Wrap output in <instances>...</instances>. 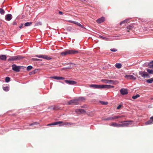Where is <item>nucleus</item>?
Masks as SVG:
<instances>
[{
    "instance_id": "nucleus-38",
    "label": "nucleus",
    "mask_w": 153,
    "mask_h": 153,
    "mask_svg": "<svg viewBox=\"0 0 153 153\" xmlns=\"http://www.w3.org/2000/svg\"><path fill=\"white\" fill-rule=\"evenodd\" d=\"M100 102L103 105H106L108 104V102H105L102 101H100Z\"/></svg>"
},
{
    "instance_id": "nucleus-8",
    "label": "nucleus",
    "mask_w": 153,
    "mask_h": 153,
    "mask_svg": "<svg viewBox=\"0 0 153 153\" xmlns=\"http://www.w3.org/2000/svg\"><path fill=\"white\" fill-rule=\"evenodd\" d=\"M65 82L66 83L70 85H74L77 83L76 82L72 80H65Z\"/></svg>"
},
{
    "instance_id": "nucleus-12",
    "label": "nucleus",
    "mask_w": 153,
    "mask_h": 153,
    "mask_svg": "<svg viewBox=\"0 0 153 153\" xmlns=\"http://www.w3.org/2000/svg\"><path fill=\"white\" fill-rule=\"evenodd\" d=\"M120 92L122 94L124 95L128 94V90L126 89L123 88L121 89Z\"/></svg>"
},
{
    "instance_id": "nucleus-37",
    "label": "nucleus",
    "mask_w": 153,
    "mask_h": 153,
    "mask_svg": "<svg viewBox=\"0 0 153 153\" xmlns=\"http://www.w3.org/2000/svg\"><path fill=\"white\" fill-rule=\"evenodd\" d=\"M3 89L5 91H7L9 90V88L8 87H3Z\"/></svg>"
},
{
    "instance_id": "nucleus-50",
    "label": "nucleus",
    "mask_w": 153,
    "mask_h": 153,
    "mask_svg": "<svg viewBox=\"0 0 153 153\" xmlns=\"http://www.w3.org/2000/svg\"><path fill=\"white\" fill-rule=\"evenodd\" d=\"M68 64H73L72 63H68Z\"/></svg>"
},
{
    "instance_id": "nucleus-30",
    "label": "nucleus",
    "mask_w": 153,
    "mask_h": 153,
    "mask_svg": "<svg viewBox=\"0 0 153 153\" xmlns=\"http://www.w3.org/2000/svg\"><path fill=\"white\" fill-rule=\"evenodd\" d=\"M147 71L150 74H153V69H147Z\"/></svg>"
},
{
    "instance_id": "nucleus-11",
    "label": "nucleus",
    "mask_w": 153,
    "mask_h": 153,
    "mask_svg": "<svg viewBox=\"0 0 153 153\" xmlns=\"http://www.w3.org/2000/svg\"><path fill=\"white\" fill-rule=\"evenodd\" d=\"M101 85L91 84L89 85V87L91 88H101Z\"/></svg>"
},
{
    "instance_id": "nucleus-34",
    "label": "nucleus",
    "mask_w": 153,
    "mask_h": 153,
    "mask_svg": "<svg viewBox=\"0 0 153 153\" xmlns=\"http://www.w3.org/2000/svg\"><path fill=\"white\" fill-rule=\"evenodd\" d=\"M5 11L2 8H0V13L2 15H3Z\"/></svg>"
},
{
    "instance_id": "nucleus-40",
    "label": "nucleus",
    "mask_w": 153,
    "mask_h": 153,
    "mask_svg": "<svg viewBox=\"0 0 153 153\" xmlns=\"http://www.w3.org/2000/svg\"><path fill=\"white\" fill-rule=\"evenodd\" d=\"M110 51L113 52H116L117 51V50L115 48L111 49Z\"/></svg>"
},
{
    "instance_id": "nucleus-27",
    "label": "nucleus",
    "mask_w": 153,
    "mask_h": 153,
    "mask_svg": "<svg viewBox=\"0 0 153 153\" xmlns=\"http://www.w3.org/2000/svg\"><path fill=\"white\" fill-rule=\"evenodd\" d=\"M146 82L147 83H151L153 82V77L147 79Z\"/></svg>"
},
{
    "instance_id": "nucleus-9",
    "label": "nucleus",
    "mask_w": 153,
    "mask_h": 153,
    "mask_svg": "<svg viewBox=\"0 0 153 153\" xmlns=\"http://www.w3.org/2000/svg\"><path fill=\"white\" fill-rule=\"evenodd\" d=\"M125 77L128 79L135 80L136 79L135 77L133 76L132 75H126L125 76Z\"/></svg>"
},
{
    "instance_id": "nucleus-49",
    "label": "nucleus",
    "mask_w": 153,
    "mask_h": 153,
    "mask_svg": "<svg viewBox=\"0 0 153 153\" xmlns=\"http://www.w3.org/2000/svg\"><path fill=\"white\" fill-rule=\"evenodd\" d=\"M40 55H36V56L37 57H39V58H40V57H39V56H40Z\"/></svg>"
},
{
    "instance_id": "nucleus-29",
    "label": "nucleus",
    "mask_w": 153,
    "mask_h": 153,
    "mask_svg": "<svg viewBox=\"0 0 153 153\" xmlns=\"http://www.w3.org/2000/svg\"><path fill=\"white\" fill-rule=\"evenodd\" d=\"M115 67L117 68H120L122 67V65L120 63H117L115 64Z\"/></svg>"
},
{
    "instance_id": "nucleus-1",
    "label": "nucleus",
    "mask_w": 153,
    "mask_h": 153,
    "mask_svg": "<svg viewBox=\"0 0 153 153\" xmlns=\"http://www.w3.org/2000/svg\"><path fill=\"white\" fill-rule=\"evenodd\" d=\"M84 100L83 97H79L78 99H75L71 100L67 102V105H78L79 103V101Z\"/></svg>"
},
{
    "instance_id": "nucleus-16",
    "label": "nucleus",
    "mask_w": 153,
    "mask_h": 153,
    "mask_svg": "<svg viewBox=\"0 0 153 153\" xmlns=\"http://www.w3.org/2000/svg\"><path fill=\"white\" fill-rule=\"evenodd\" d=\"M110 125L111 126H112L114 127H120V124L117 123L115 122L111 123Z\"/></svg>"
},
{
    "instance_id": "nucleus-6",
    "label": "nucleus",
    "mask_w": 153,
    "mask_h": 153,
    "mask_svg": "<svg viewBox=\"0 0 153 153\" xmlns=\"http://www.w3.org/2000/svg\"><path fill=\"white\" fill-rule=\"evenodd\" d=\"M12 69L14 71L16 72H19L20 71V69L22 66H17L15 64H13L12 65Z\"/></svg>"
},
{
    "instance_id": "nucleus-39",
    "label": "nucleus",
    "mask_w": 153,
    "mask_h": 153,
    "mask_svg": "<svg viewBox=\"0 0 153 153\" xmlns=\"http://www.w3.org/2000/svg\"><path fill=\"white\" fill-rule=\"evenodd\" d=\"M99 37H100V38H101L102 39H103L104 40H106L107 39V38L104 37H103L101 36H100Z\"/></svg>"
},
{
    "instance_id": "nucleus-36",
    "label": "nucleus",
    "mask_w": 153,
    "mask_h": 153,
    "mask_svg": "<svg viewBox=\"0 0 153 153\" xmlns=\"http://www.w3.org/2000/svg\"><path fill=\"white\" fill-rule=\"evenodd\" d=\"M5 82H8L10 81V78L8 77H7L5 78Z\"/></svg>"
},
{
    "instance_id": "nucleus-3",
    "label": "nucleus",
    "mask_w": 153,
    "mask_h": 153,
    "mask_svg": "<svg viewBox=\"0 0 153 153\" xmlns=\"http://www.w3.org/2000/svg\"><path fill=\"white\" fill-rule=\"evenodd\" d=\"M23 57L20 55H17L14 56H10L8 59V61H15L20 60L23 58Z\"/></svg>"
},
{
    "instance_id": "nucleus-33",
    "label": "nucleus",
    "mask_w": 153,
    "mask_h": 153,
    "mask_svg": "<svg viewBox=\"0 0 153 153\" xmlns=\"http://www.w3.org/2000/svg\"><path fill=\"white\" fill-rule=\"evenodd\" d=\"M140 96L138 94H137L136 95L133 96L132 97V99H135L140 97Z\"/></svg>"
},
{
    "instance_id": "nucleus-7",
    "label": "nucleus",
    "mask_w": 153,
    "mask_h": 153,
    "mask_svg": "<svg viewBox=\"0 0 153 153\" xmlns=\"http://www.w3.org/2000/svg\"><path fill=\"white\" fill-rule=\"evenodd\" d=\"M132 122L131 121H124V122H125V123H123L122 124H120V127H127L129 125H131V124L130 123ZM124 122L121 121L120 122V123H122Z\"/></svg>"
},
{
    "instance_id": "nucleus-20",
    "label": "nucleus",
    "mask_w": 153,
    "mask_h": 153,
    "mask_svg": "<svg viewBox=\"0 0 153 153\" xmlns=\"http://www.w3.org/2000/svg\"><path fill=\"white\" fill-rule=\"evenodd\" d=\"M50 78H53L54 79L57 80H61L64 79V78L63 77L57 76H51Z\"/></svg>"
},
{
    "instance_id": "nucleus-47",
    "label": "nucleus",
    "mask_w": 153,
    "mask_h": 153,
    "mask_svg": "<svg viewBox=\"0 0 153 153\" xmlns=\"http://www.w3.org/2000/svg\"><path fill=\"white\" fill-rule=\"evenodd\" d=\"M17 24V23L16 22H14L13 23V25H16Z\"/></svg>"
},
{
    "instance_id": "nucleus-32",
    "label": "nucleus",
    "mask_w": 153,
    "mask_h": 153,
    "mask_svg": "<svg viewBox=\"0 0 153 153\" xmlns=\"http://www.w3.org/2000/svg\"><path fill=\"white\" fill-rule=\"evenodd\" d=\"M115 119H117L118 118H120L122 117H125V116L124 115H121V116H114Z\"/></svg>"
},
{
    "instance_id": "nucleus-17",
    "label": "nucleus",
    "mask_w": 153,
    "mask_h": 153,
    "mask_svg": "<svg viewBox=\"0 0 153 153\" xmlns=\"http://www.w3.org/2000/svg\"><path fill=\"white\" fill-rule=\"evenodd\" d=\"M115 117L114 116L112 117H109L107 118H102V120L106 121V120H115Z\"/></svg>"
},
{
    "instance_id": "nucleus-48",
    "label": "nucleus",
    "mask_w": 153,
    "mask_h": 153,
    "mask_svg": "<svg viewBox=\"0 0 153 153\" xmlns=\"http://www.w3.org/2000/svg\"><path fill=\"white\" fill-rule=\"evenodd\" d=\"M29 74H30V75H31V74H33V71H32V72H30V73H29Z\"/></svg>"
},
{
    "instance_id": "nucleus-25",
    "label": "nucleus",
    "mask_w": 153,
    "mask_h": 153,
    "mask_svg": "<svg viewBox=\"0 0 153 153\" xmlns=\"http://www.w3.org/2000/svg\"><path fill=\"white\" fill-rule=\"evenodd\" d=\"M6 58L7 57L6 55H0V59L4 61L6 59Z\"/></svg>"
},
{
    "instance_id": "nucleus-35",
    "label": "nucleus",
    "mask_w": 153,
    "mask_h": 153,
    "mask_svg": "<svg viewBox=\"0 0 153 153\" xmlns=\"http://www.w3.org/2000/svg\"><path fill=\"white\" fill-rule=\"evenodd\" d=\"M33 68V67L31 66H27V70L28 71H30Z\"/></svg>"
},
{
    "instance_id": "nucleus-19",
    "label": "nucleus",
    "mask_w": 153,
    "mask_h": 153,
    "mask_svg": "<svg viewBox=\"0 0 153 153\" xmlns=\"http://www.w3.org/2000/svg\"><path fill=\"white\" fill-rule=\"evenodd\" d=\"M105 20V18L104 17H102L97 20V23L100 24L103 22Z\"/></svg>"
},
{
    "instance_id": "nucleus-44",
    "label": "nucleus",
    "mask_w": 153,
    "mask_h": 153,
    "mask_svg": "<svg viewBox=\"0 0 153 153\" xmlns=\"http://www.w3.org/2000/svg\"><path fill=\"white\" fill-rule=\"evenodd\" d=\"M38 71V70L37 69L33 71V74H35Z\"/></svg>"
},
{
    "instance_id": "nucleus-21",
    "label": "nucleus",
    "mask_w": 153,
    "mask_h": 153,
    "mask_svg": "<svg viewBox=\"0 0 153 153\" xmlns=\"http://www.w3.org/2000/svg\"><path fill=\"white\" fill-rule=\"evenodd\" d=\"M39 57H40L41 58H44L48 60H50L51 59V57L45 55H40Z\"/></svg>"
},
{
    "instance_id": "nucleus-15",
    "label": "nucleus",
    "mask_w": 153,
    "mask_h": 153,
    "mask_svg": "<svg viewBox=\"0 0 153 153\" xmlns=\"http://www.w3.org/2000/svg\"><path fill=\"white\" fill-rule=\"evenodd\" d=\"M75 112L78 114L82 113H85L86 111L83 109H76L75 110Z\"/></svg>"
},
{
    "instance_id": "nucleus-22",
    "label": "nucleus",
    "mask_w": 153,
    "mask_h": 153,
    "mask_svg": "<svg viewBox=\"0 0 153 153\" xmlns=\"http://www.w3.org/2000/svg\"><path fill=\"white\" fill-rule=\"evenodd\" d=\"M153 122V116L150 118V120L146 122V125L150 124Z\"/></svg>"
},
{
    "instance_id": "nucleus-46",
    "label": "nucleus",
    "mask_w": 153,
    "mask_h": 153,
    "mask_svg": "<svg viewBox=\"0 0 153 153\" xmlns=\"http://www.w3.org/2000/svg\"><path fill=\"white\" fill-rule=\"evenodd\" d=\"M59 13L60 15H62L63 14V13L60 11H59Z\"/></svg>"
},
{
    "instance_id": "nucleus-13",
    "label": "nucleus",
    "mask_w": 153,
    "mask_h": 153,
    "mask_svg": "<svg viewBox=\"0 0 153 153\" xmlns=\"http://www.w3.org/2000/svg\"><path fill=\"white\" fill-rule=\"evenodd\" d=\"M60 122H61L60 124H61L60 126H71L74 124L73 123L70 122H63L62 121Z\"/></svg>"
},
{
    "instance_id": "nucleus-31",
    "label": "nucleus",
    "mask_w": 153,
    "mask_h": 153,
    "mask_svg": "<svg viewBox=\"0 0 153 153\" xmlns=\"http://www.w3.org/2000/svg\"><path fill=\"white\" fill-rule=\"evenodd\" d=\"M133 28V27L132 26L128 25L127 26V29L128 30L127 31L129 32V30Z\"/></svg>"
},
{
    "instance_id": "nucleus-28",
    "label": "nucleus",
    "mask_w": 153,
    "mask_h": 153,
    "mask_svg": "<svg viewBox=\"0 0 153 153\" xmlns=\"http://www.w3.org/2000/svg\"><path fill=\"white\" fill-rule=\"evenodd\" d=\"M32 24V22H26L25 24V27H27L31 25Z\"/></svg>"
},
{
    "instance_id": "nucleus-5",
    "label": "nucleus",
    "mask_w": 153,
    "mask_h": 153,
    "mask_svg": "<svg viewBox=\"0 0 153 153\" xmlns=\"http://www.w3.org/2000/svg\"><path fill=\"white\" fill-rule=\"evenodd\" d=\"M139 74L143 78H149L150 77L149 75L146 71H140Z\"/></svg>"
},
{
    "instance_id": "nucleus-14",
    "label": "nucleus",
    "mask_w": 153,
    "mask_h": 153,
    "mask_svg": "<svg viewBox=\"0 0 153 153\" xmlns=\"http://www.w3.org/2000/svg\"><path fill=\"white\" fill-rule=\"evenodd\" d=\"M68 22H70L74 24L77 25L78 26H79V27H82V28H83V26L82 25H81L79 23L77 22L76 21H71V20H69V21H68Z\"/></svg>"
},
{
    "instance_id": "nucleus-4",
    "label": "nucleus",
    "mask_w": 153,
    "mask_h": 153,
    "mask_svg": "<svg viewBox=\"0 0 153 153\" xmlns=\"http://www.w3.org/2000/svg\"><path fill=\"white\" fill-rule=\"evenodd\" d=\"M101 81L105 83H108L111 84H116L118 83L117 81H114L106 79H102Z\"/></svg>"
},
{
    "instance_id": "nucleus-45",
    "label": "nucleus",
    "mask_w": 153,
    "mask_h": 153,
    "mask_svg": "<svg viewBox=\"0 0 153 153\" xmlns=\"http://www.w3.org/2000/svg\"><path fill=\"white\" fill-rule=\"evenodd\" d=\"M32 60L33 61H38L39 60V59L36 58H33Z\"/></svg>"
},
{
    "instance_id": "nucleus-43",
    "label": "nucleus",
    "mask_w": 153,
    "mask_h": 153,
    "mask_svg": "<svg viewBox=\"0 0 153 153\" xmlns=\"http://www.w3.org/2000/svg\"><path fill=\"white\" fill-rule=\"evenodd\" d=\"M121 107H122V105H119L117 107V109H120V108H121Z\"/></svg>"
},
{
    "instance_id": "nucleus-42",
    "label": "nucleus",
    "mask_w": 153,
    "mask_h": 153,
    "mask_svg": "<svg viewBox=\"0 0 153 153\" xmlns=\"http://www.w3.org/2000/svg\"><path fill=\"white\" fill-rule=\"evenodd\" d=\"M24 25L22 23L21 24L20 26H19V28L21 29L23 27V26Z\"/></svg>"
},
{
    "instance_id": "nucleus-24",
    "label": "nucleus",
    "mask_w": 153,
    "mask_h": 153,
    "mask_svg": "<svg viewBox=\"0 0 153 153\" xmlns=\"http://www.w3.org/2000/svg\"><path fill=\"white\" fill-rule=\"evenodd\" d=\"M61 122H54L51 123L47 125V126H50L51 125H55L59 124Z\"/></svg>"
},
{
    "instance_id": "nucleus-10",
    "label": "nucleus",
    "mask_w": 153,
    "mask_h": 153,
    "mask_svg": "<svg viewBox=\"0 0 153 153\" xmlns=\"http://www.w3.org/2000/svg\"><path fill=\"white\" fill-rule=\"evenodd\" d=\"M114 86L113 85H101V88H107L110 89L111 88H114Z\"/></svg>"
},
{
    "instance_id": "nucleus-41",
    "label": "nucleus",
    "mask_w": 153,
    "mask_h": 153,
    "mask_svg": "<svg viewBox=\"0 0 153 153\" xmlns=\"http://www.w3.org/2000/svg\"><path fill=\"white\" fill-rule=\"evenodd\" d=\"M37 124H38V123L37 122H35V123H33L30 124V126H31L33 125H35Z\"/></svg>"
},
{
    "instance_id": "nucleus-23",
    "label": "nucleus",
    "mask_w": 153,
    "mask_h": 153,
    "mask_svg": "<svg viewBox=\"0 0 153 153\" xmlns=\"http://www.w3.org/2000/svg\"><path fill=\"white\" fill-rule=\"evenodd\" d=\"M48 108H51L53 110H58L59 109V108L58 106H51Z\"/></svg>"
},
{
    "instance_id": "nucleus-26",
    "label": "nucleus",
    "mask_w": 153,
    "mask_h": 153,
    "mask_svg": "<svg viewBox=\"0 0 153 153\" xmlns=\"http://www.w3.org/2000/svg\"><path fill=\"white\" fill-rule=\"evenodd\" d=\"M129 19H125V20H124L123 22H120V25H121L122 24H125V23H128L129 22Z\"/></svg>"
},
{
    "instance_id": "nucleus-18",
    "label": "nucleus",
    "mask_w": 153,
    "mask_h": 153,
    "mask_svg": "<svg viewBox=\"0 0 153 153\" xmlns=\"http://www.w3.org/2000/svg\"><path fill=\"white\" fill-rule=\"evenodd\" d=\"M12 18V16L11 14H7L6 15L5 19L6 20L9 21Z\"/></svg>"
},
{
    "instance_id": "nucleus-2",
    "label": "nucleus",
    "mask_w": 153,
    "mask_h": 153,
    "mask_svg": "<svg viewBox=\"0 0 153 153\" xmlns=\"http://www.w3.org/2000/svg\"><path fill=\"white\" fill-rule=\"evenodd\" d=\"M78 53L77 51L74 50H68L62 52L61 55L62 56H65L68 54H75Z\"/></svg>"
}]
</instances>
